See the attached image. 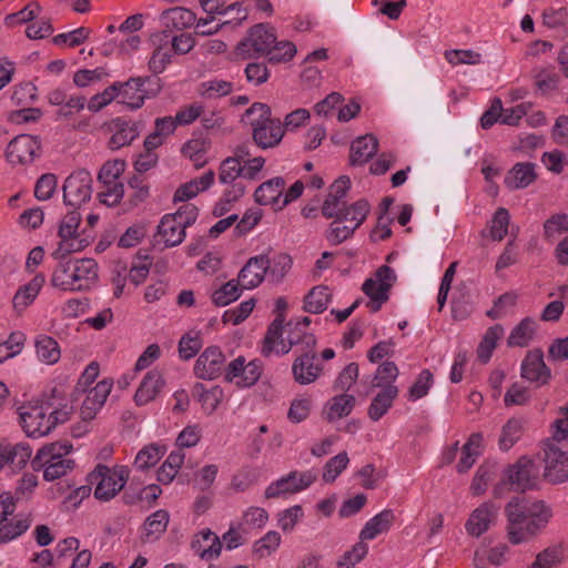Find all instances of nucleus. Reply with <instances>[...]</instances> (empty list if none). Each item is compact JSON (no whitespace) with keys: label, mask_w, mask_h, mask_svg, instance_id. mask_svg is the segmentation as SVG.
<instances>
[{"label":"nucleus","mask_w":568,"mask_h":568,"mask_svg":"<svg viewBox=\"0 0 568 568\" xmlns=\"http://www.w3.org/2000/svg\"><path fill=\"white\" fill-rule=\"evenodd\" d=\"M505 514L507 538L514 546L532 539L548 525L552 516L551 509L545 503L525 504L518 498L507 504Z\"/></svg>","instance_id":"f257e3e1"},{"label":"nucleus","mask_w":568,"mask_h":568,"mask_svg":"<svg viewBox=\"0 0 568 568\" xmlns=\"http://www.w3.org/2000/svg\"><path fill=\"white\" fill-rule=\"evenodd\" d=\"M99 280V265L93 258H68L52 270L50 285L61 292H87Z\"/></svg>","instance_id":"f03ea898"},{"label":"nucleus","mask_w":568,"mask_h":568,"mask_svg":"<svg viewBox=\"0 0 568 568\" xmlns=\"http://www.w3.org/2000/svg\"><path fill=\"white\" fill-rule=\"evenodd\" d=\"M72 445L68 443H51L42 446L31 459L34 471H42L43 479L53 481L65 476L73 468V460L68 456Z\"/></svg>","instance_id":"7ed1b4c3"},{"label":"nucleus","mask_w":568,"mask_h":568,"mask_svg":"<svg viewBox=\"0 0 568 568\" xmlns=\"http://www.w3.org/2000/svg\"><path fill=\"white\" fill-rule=\"evenodd\" d=\"M242 121L252 126L253 139L263 149L277 145L284 136L281 121L271 118V109L267 104H252L244 113Z\"/></svg>","instance_id":"20e7f679"},{"label":"nucleus","mask_w":568,"mask_h":568,"mask_svg":"<svg viewBox=\"0 0 568 568\" xmlns=\"http://www.w3.org/2000/svg\"><path fill=\"white\" fill-rule=\"evenodd\" d=\"M197 215L199 209L191 203L180 206L175 213L165 214L158 225L156 242L166 247L181 244L185 237L186 227L196 221Z\"/></svg>","instance_id":"39448f33"},{"label":"nucleus","mask_w":568,"mask_h":568,"mask_svg":"<svg viewBox=\"0 0 568 568\" xmlns=\"http://www.w3.org/2000/svg\"><path fill=\"white\" fill-rule=\"evenodd\" d=\"M371 205L366 200H358L344 205L339 214L331 223L326 239L331 244L337 245L352 237L354 232L364 223Z\"/></svg>","instance_id":"423d86ee"},{"label":"nucleus","mask_w":568,"mask_h":568,"mask_svg":"<svg viewBox=\"0 0 568 568\" xmlns=\"http://www.w3.org/2000/svg\"><path fill=\"white\" fill-rule=\"evenodd\" d=\"M130 469L124 465H98L90 474L89 480L94 485V497L101 501L114 498L125 486Z\"/></svg>","instance_id":"0eeeda50"},{"label":"nucleus","mask_w":568,"mask_h":568,"mask_svg":"<svg viewBox=\"0 0 568 568\" xmlns=\"http://www.w3.org/2000/svg\"><path fill=\"white\" fill-rule=\"evenodd\" d=\"M317 479L314 470H292L272 481L264 491L266 499H276L295 495L308 489Z\"/></svg>","instance_id":"6e6552de"},{"label":"nucleus","mask_w":568,"mask_h":568,"mask_svg":"<svg viewBox=\"0 0 568 568\" xmlns=\"http://www.w3.org/2000/svg\"><path fill=\"white\" fill-rule=\"evenodd\" d=\"M544 477L552 484L568 480V449L554 440L544 444Z\"/></svg>","instance_id":"1a4fd4ad"},{"label":"nucleus","mask_w":568,"mask_h":568,"mask_svg":"<svg viewBox=\"0 0 568 568\" xmlns=\"http://www.w3.org/2000/svg\"><path fill=\"white\" fill-rule=\"evenodd\" d=\"M395 282V271L387 265H382L375 272L374 277L367 278L363 283L362 290L369 297L373 311H378L388 300L389 290Z\"/></svg>","instance_id":"9d476101"},{"label":"nucleus","mask_w":568,"mask_h":568,"mask_svg":"<svg viewBox=\"0 0 568 568\" xmlns=\"http://www.w3.org/2000/svg\"><path fill=\"white\" fill-rule=\"evenodd\" d=\"M275 40L274 32L260 23L248 30L247 37L237 44L236 52L243 59L266 57Z\"/></svg>","instance_id":"9b49d317"},{"label":"nucleus","mask_w":568,"mask_h":568,"mask_svg":"<svg viewBox=\"0 0 568 568\" xmlns=\"http://www.w3.org/2000/svg\"><path fill=\"white\" fill-rule=\"evenodd\" d=\"M92 176L87 170L71 173L63 184V201L67 205L80 207L92 195Z\"/></svg>","instance_id":"f8f14e48"},{"label":"nucleus","mask_w":568,"mask_h":568,"mask_svg":"<svg viewBox=\"0 0 568 568\" xmlns=\"http://www.w3.org/2000/svg\"><path fill=\"white\" fill-rule=\"evenodd\" d=\"M499 506L493 501H484L473 509L465 523L466 534L479 538L497 523Z\"/></svg>","instance_id":"ddd939ff"},{"label":"nucleus","mask_w":568,"mask_h":568,"mask_svg":"<svg viewBox=\"0 0 568 568\" xmlns=\"http://www.w3.org/2000/svg\"><path fill=\"white\" fill-rule=\"evenodd\" d=\"M103 129L109 134L108 148L112 151L130 145L140 135L139 124L121 116L104 123Z\"/></svg>","instance_id":"4468645a"},{"label":"nucleus","mask_w":568,"mask_h":568,"mask_svg":"<svg viewBox=\"0 0 568 568\" xmlns=\"http://www.w3.org/2000/svg\"><path fill=\"white\" fill-rule=\"evenodd\" d=\"M262 366L257 361H250L243 356L233 359L225 368V379L239 387H250L261 377Z\"/></svg>","instance_id":"2eb2a0df"},{"label":"nucleus","mask_w":568,"mask_h":568,"mask_svg":"<svg viewBox=\"0 0 568 568\" xmlns=\"http://www.w3.org/2000/svg\"><path fill=\"white\" fill-rule=\"evenodd\" d=\"M80 222L81 215L77 210H72L63 216L59 226V236L61 241L52 254L54 258H62L72 252L81 250L82 246L80 243H73L78 235Z\"/></svg>","instance_id":"dca6fc26"},{"label":"nucleus","mask_w":568,"mask_h":568,"mask_svg":"<svg viewBox=\"0 0 568 568\" xmlns=\"http://www.w3.org/2000/svg\"><path fill=\"white\" fill-rule=\"evenodd\" d=\"M40 142L36 136L20 134L7 146L6 155L11 164H29L40 154Z\"/></svg>","instance_id":"f3484780"},{"label":"nucleus","mask_w":568,"mask_h":568,"mask_svg":"<svg viewBox=\"0 0 568 568\" xmlns=\"http://www.w3.org/2000/svg\"><path fill=\"white\" fill-rule=\"evenodd\" d=\"M506 478L513 489L525 491L537 486L538 469L530 458L521 457L516 464L508 467Z\"/></svg>","instance_id":"a211bd4d"},{"label":"nucleus","mask_w":568,"mask_h":568,"mask_svg":"<svg viewBox=\"0 0 568 568\" xmlns=\"http://www.w3.org/2000/svg\"><path fill=\"white\" fill-rule=\"evenodd\" d=\"M323 365L317 359L315 349L302 352L292 364L294 381L300 385L315 383L323 374Z\"/></svg>","instance_id":"6ab92c4d"},{"label":"nucleus","mask_w":568,"mask_h":568,"mask_svg":"<svg viewBox=\"0 0 568 568\" xmlns=\"http://www.w3.org/2000/svg\"><path fill=\"white\" fill-rule=\"evenodd\" d=\"M20 419L22 428L29 437H43L54 428V422L40 406L24 407L20 413Z\"/></svg>","instance_id":"aec40b11"},{"label":"nucleus","mask_w":568,"mask_h":568,"mask_svg":"<svg viewBox=\"0 0 568 568\" xmlns=\"http://www.w3.org/2000/svg\"><path fill=\"white\" fill-rule=\"evenodd\" d=\"M225 368V355L221 348L209 346L197 357L194 365V374L201 379H214Z\"/></svg>","instance_id":"412c9836"},{"label":"nucleus","mask_w":568,"mask_h":568,"mask_svg":"<svg viewBox=\"0 0 568 568\" xmlns=\"http://www.w3.org/2000/svg\"><path fill=\"white\" fill-rule=\"evenodd\" d=\"M113 388L111 379H102L94 387L88 390L80 407V417L83 420H92L104 406Z\"/></svg>","instance_id":"4be33fe9"},{"label":"nucleus","mask_w":568,"mask_h":568,"mask_svg":"<svg viewBox=\"0 0 568 568\" xmlns=\"http://www.w3.org/2000/svg\"><path fill=\"white\" fill-rule=\"evenodd\" d=\"M271 266L266 255H256L251 257L241 268L237 275V282L244 290H253L263 281Z\"/></svg>","instance_id":"5701e85b"},{"label":"nucleus","mask_w":568,"mask_h":568,"mask_svg":"<svg viewBox=\"0 0 568 568\" xmlns=\"http://www.w3.org/2000/svg\"><path fill=\"white\" fill-rule=\"evenodd\" d=\"M151 42L153 50L148 61V69L152 74L158 75L163 73L171 63L170 39L165 32H158L152 34Z\"/></svg>","instance_id":"b1692460"},{"label":"nucleus","mask_w":568,"mask_h":568,"mask_svg":"<svg viewBox=\"0 0 568 568\" xmlns=\"http://www.w3.org/2000/svg\"><path fill=\"white\" fill-rule=\"evenodd\" d=\"M550 375V369L544 362L541 349L529 351L521 363V377L530 383L545 385L549 382Z\"/></svg>","instance_id":"393cba45"},{"label":"nucleus","mask_w":568,"mask_h":568,"mask_svg":"<svg viewBox=\"0 0 568 568\" xmlns=\"http://www.w3.org/2000/svg\"><path fill=\"white\" fill-rule=\"evenodd\" d=\"M284 333V318L277 316L270 324L265 334L262 346V354L264 356L284 355L291 351V344H287L286 337L283 336Z\"/></svg>","instance_id":"a878e982"},{"label":"nucleus","mask_w":568,"mask_h":568,"mask_svg":"<svg viewBox=\"0 0 568 568\" xmlns=\"http://www.w3.org/2000/svg\"><path fill=\"white\" fill-rule=\"evenodd\" d=\"M164 386L165 379L162 373L158 369L149 371L134 394V402L139 406L151 403L163 390Z\"/></svg>","instance_id":"bb28decb"},{"label":"nucleus","mask_w":568,"mask_h":568,"mask_svg":"<svg viewBox=\"0 0 568 568\" xmlns=\"http://www.w3.org/2000/svg\"><path fill=\"white\" fill-rule=\"evenodd\" d=\"M215 182V173L212 170L206 171L201 176L192 179L183 184H181L173 195V201L178 202H186L200 193L209 190Z\"/></svg>","instance_id":"cd10ccee"},{"label":"nucleus","mask_w":568,"mask_h":568,"mask_svg":"<svg viewBox=\"0 0 568 568\" xmlns=\"http://www.w3.org/2000/svg\"><path fill=\"white\" fill-rule=\"evenodd\" d=\"M191 547L202 559L212 560L220 556L222 542L216 534L205 528L194 536Z\"/></svg>","instance_id":"c85d7f7f"},{"label":"nucleus","mask_w":568,"mask_h":568,"mask_svg":"<svg viewBox=\"0 0 568 568\" xmlns=\"http://www.w3.org/2000/svg\"><path fill=\"white\" fill-rule=\"evenodd\" d=\"M285 181L281 176L273 178L262 183L254 193L255 201L261 205H272L274 210H282L278 206L283 199Z\"/></svg>","instance_id":"c756f323"},{"label":"nucleus","mask_w":568,"mask_h":568,"mask_svg":"<svg viewBox=\"0 0 568 568\" xmlns=\"http://www.w3.org/2000/svg\"><path fill=\"white\" fill-rule=\"evenodd\" d=\"M32 449L27 443H9L0 444V470L7 465L12 464L22 468L30 460Z\"/></svg>","instance_id":"7c9ffc66"},{"label":"nucleus","mask_w":568,"mask_h":568,"mask_svg":"<svg viewBox=\"0 0 568 568\" xmlns=\"http://www.w3.org/2000/svg\"><path fill=\"white\" fill-rule=\"evenodd\" d=\"M45 277L42 273L34 275V277L22 285L14 294L12 305L14 311L20 315L26 308L33 303L39 292L41 291Z\"/></svg>","instance_id":"2f4dec72"},{"label":"nucleus","mask_w":568,"mask_h":568,"mask_svg":"<svg viewBox=\"0 0 568 568\" xmlns=\"http://www.w3.org/2000/svg\"><path fill=\"white\" fill-rule=\"evenodd\" d=\"M394 518V513L389 509L378 513L365 524L359 532V539L365 542L387 532L392 527Z\"/></svg>","instance_id":"473e14b6"},{"label":"nucleus","mask_w":568,"mask_h":568,"mask_svg":"<svg viewBox=\"0 0 568 568\" xmlns=\"http://www.w3.org/2000/svg\"><path fill=\"white\" fill-rule=\"evenodd\" d=\"M145 80L143 78L130 79L125 83H118L119 97L121 102L130 106L131 109H139L144 103V90L143 87Z\"/></svg>","instance_id":"72a5a7b5"},{"label":"nucleus","mask_w":568,"mask_h":568,"mask_svg":"<svg viewBox=\"0 0 568 568\" xmlns=\"http://www.w3.org/2000/svg\"><path fill=\"white\" fill-rule=\"evenodd\" d=\"M161 21L168 29L183 30L193 27L196 22V17L190 9L175 7L163 11Z\"/></svg>","instance_id":"f704fd0d"},{"label":"nucleus","mask_w":568,"mask_h":568,"mask_svg":"<svg viewBox=\"0 0 568 568\" xmlns=\"http://www.w3.org/2000/svg\"><path fill=\"white\" fill-rule=\"evenodd\" d=\"M170 521V515L166 510L160 509L151 514L144 521L142 539L145 542H153L165 532Z\"/></svg>","instance_id":"c9c22d12"},{"label":"nucleus","mask_w":568,"mask_h":568,"mask_svg":"<svg viewBox=\"0 0 568 568\" xmlns=\"http://www.w3.org/2000/svg\"><path fill=\"white\" fill-rule=\"evenodd\" d=\"M484 436L480 433H474L469 436L462 449V456L457 463L458 473L468 471L481 454Z\"/></svg>","instance_id":"e433bc0d"},{"label":"nucleus","mask_w":568,"mask_h":568,"mask_svg":"<svg viewBox=\"0 0 568 568\" xmlns=\"http://www.w3.org/2000/svg\"><path fill=\"white\" fill-rule=\"evenodd\" d=\"M378 141L372 134L357 138L351 145V162L353 165L366 163L377 152Z\"/></svg>","instance_id":"4c0bfd02"},{"label":"nucleus","mask_w":568,"mask_h":568,"mask_svg":"<svg viewBox=\"0 0 568 568\" xmlns=\"http://www.w3.org/2000/svg\"><path fill=\"white\" fill-rule=\"evenodd\" d=\"M398 396L397 387H388L385 389H379V392L374 396L372 403L368 407V417L373 422L379 420L393 406L394 400Z\"/></svg>","instance_id":"58836bf2"},{"label":"nucleus","mask_w":568,"mask_h":568,"mask_svg":"<svg viewBox=\"0 0 568 568\" xmlns=\"http://www.w3.org/2000/svg\"><path fill=\"white\" fill-rule=\"evenodd\" d=\"M193 396L199 400L206 414H212L222 402L224 393L220 386L207 388L204 384L196 383L193 387Z\"/></svg>","instance_id":"ea45409f"},{"label":"nucleus","mask_w":568,"mask_h":568,"mask_svg":"<svg viewBox=\"0 0 568 568\" xmlns=\"http://www.w3.org/2000/svg\"><path fill=\"white\" fill-rule=\"evenodd\" d=\"M355 406V397L349 394H341L331 398L324 408L328 422H335L348 416Z\"/></svg>","instance_id":"a19ab883"},{"label":"nucleus","mask_w":568,"mask_h":568,"mask_svg":"<svg viewBox=\"0 0 568 568\" xmlns=\"http://www.w3.org/2000/svg\"><path fill=\"white\" fill-rule=\"evenodd\" d=\"M536 180L535 165L531 163H517L508 172L505 183L510 190L527 187Z\"/></svg>","instance_id":"79ce46f5"},{"label":"nucleus","mask_w":568,"mask_h":568,"mask_svg":"<svg viewBox=\"0 0 568 568\" xmlns=\"http://www.w3.org/2000/svg\"><path fill=\"white\" fill-rule=\"evenodd\" d=\"M38 359L47 365H53L61 357V349L58 342L48 335H39L34 341Z\"/></svg>","instance_id":"37998d69"},{"label":"nucleus","mask_w":568,"mask_h":568,"mask_svg":"<svg viewBox=\"0 0 568 568\" xmlns=\"http://www.w3.org/2000/svg\"><path fill=\"white\" fill-rule=\"evenodd\" d=\"M32 524L30 515H18L0 525V544H8L22 536Z\"/></svg>","instance_id":"c03bdc74"},{"label":"nucleus","mask_w":568,"mask_h":568,"mask_svg":"<svg viewBox=\"0 0 568 568\" xmlns=\"http://www.w3.org/2000/svg\"><path fill=\"white\" fill-rule=\"evenodd\" d=\"M165 453V445L159 443L148 444L138 452L133 465L138 470L151 468L159 463Z\"/></svg>","instance_id":"a18cd8bd"},{"label":"nucleus","mask_w":568,"mask_h":568,"mask_svg":"<svg viewBox=\"0 0 568 568\" xmlns=\"http://www.w3.org/2000/svg\"><path fill=\"white\" fill-rule=\"evenodd\" d=\"M537 329V322L531 317L521 320L510 332L507 343L509 346L524 347L534 338Z\"/></svg>","instance_id":"49530a36"},{"label":"nucleus","mask_w":568,"mask_h":568,"mask_svg":"<svg viewBox=\"0 0 568 568\" xmlns=\"http://www.w3.org/2000/svg\"><path fill=\"white\" fill-rule=\"evenodd\" d=\"M287 344L293 346L301 345L302 352L315 349L316 338L313 334L302 329V323L290 322L284 326Z\"/></svg>","instance_id":"de8ad7c7"},{"label":"nucleus","mask_w":568,"mask_h":568,"mask_svg":"<svg viewBox=\"0 0 568 568\" xmlns=\"http://www.w3.org/2000/svg\"><path fill=\"white\" fill-rule=\"evenodd\" d=\"M534 81L542 95H549L558 89L560 78L554 67H541L535 69Z\"/></svg>","instance_id":"09e8293b"},{"label":"nucleus","mask_w":568,"mask_h":568,"mask_svg":"<svg viewBox=\"0 0 568 568\" xmlns=\"http://www.w3.org/2000/svg\"><path fill=\"white\" fill-rule=\"evenodd\" d=\"M242 160L243 150H237L234 156L224 159L219 168V182L227 184L239 182L237 179L242 176Z\"/></svg>","instance_id":"8fccbe9b"},{"label":"nucleus","mask_w":568,"mask_h":568,"mask_svg":"<svg viewBox=\"0 0 568 568\" xmlns=\"http://www.w3.org/2000/svg\"><path fill=\"white\" fill-rule=\"evenodd\" d=\"M204 11L209 13H217L226 16L233 11H236L234 18V27L241 26L248 17L247 9L243 8L240 2L232 3L230 6L220 4L219 0H200Z\"/></svg>","instance_id":"3c124183"},{"label":"nucleus","mask_w":568,"mask_h":568,"mask_svg":"<svg viewBox=\"0 0 568 568\" xmlns=\"http://www.w3.org/2000/svg\"><path fill=\"white\" fill-rule=\"evenodd\" d=\"M524 434V420L520 418H509L503 426L498 445L501 450H509Z\"/></svg>","instance_id":"603ef678"},{"label":"nucleus","mask_w":568,"mask_h":568,"mask_svg":"<svg viewBox=\"0 0 568 568\" xmlns=\"http://www.w3.org/2000/svg\"><path fill=\"white\" fill-rule=\"evenodd\" d=\"M329 301V288L324 285L315 286L304 298V310L308 313L320 314L327 308Z\"/></svg>","instance_id":"864d4df0"},{"label":"nucleus","mask_w":568,"mask_h":568,"mask_svg":"<svg viewBox=\"0 0 568 568\" xmlns=\"http://www.w3.org/2000/svg\"><path fill=\"white\" fill-rule=\"evenodd\" d=\"M184 459L185 454L181 449L171 452L158 470V480L165 485L170 484L179 473Z\"/></svg>","instance_id":"5fc2aeb1"},{"label":"nucleus","mask_w":568,"mask_h":568,"mask_svg":"<svg viewBox=\"0 0 568 568\" xmlns=\"http://www.w3.org/2000/svg\"><path fill=\"white\" fill-rule=\"evenodd\" d=\"M243 290L237 280H231L214 290L211 298L214 305L223 307L239 300Z\"/></svg>","instance_id":"6e6d98bb"},{"label":"nucleus","mask_w":568,"mask_h":568,"mask_svg":"<svg viewBox=\"0 0 568 568\" xmlns=\"http://www.w3.org/2000/svg\"><path fill=\"white\" fill-rule=\"evenodd\" d=\"M26 334L17 331L12 332L6 341H0V364L18 356L26 344Z\"/></svg>","instance_id":"4d7b16f0"},{"label":"nucleus","mask_w":568,"mask_h":568,"mask_svg":"<svg viewBox=\"0 0 568 568\" xmlns=\"http://www.w3.org/2000/svg\"><path fill=\"white\" fill-rule=\"evenodd\" d=\"M398 377V368L393 362L382 363L374 375L372 386L379 389L397 387L395 382Z\"/></svg>","instance_id":"13d9d810"},{"label":"nucleus","mask_w":568,"mask_h":568,"mask_svg":"<svg viewBox=\"0 0 568 568\" xmlns=\"http://www.w3.org/2000/svg\"><path fill=\"white\" fill-rule=\"evenodd\" d=\"M504 335V328L500 325L489 327L477 348L478 358L486 363L491 357L493 351L496 348L498 339Z\"/></svg>","instance_id":"bf43d9fd"},{"label":"nucleus","mask_w":568,"mask_h":568,"mask_svg":"<svg viewBox=\"0 0 568 568\" xmlns=\"http://www.w3.org/2000/svg\"><path fill=\"white\" fill-rule=\"evenodd\" d=\"M349 457L346 452H342L331 457L323 467L322 479L326 484H333L337 477L347 468Z\"/></svg>","instance_id":"052dcab7"},{"label":"nucleus","mask_w":568,"mask_h":568,"mask_svg":"<svg viewBox=\"0 0 568 568\" xmlns=\"http://www.w3.org/2000/svg\"><path fill=\"white\" fill-rule=\"evenodd\" d=\"M124 170L125 161L120 159L109 160L101 166L98 181L101 184H122L120 178Z\"/></svg>","instance_id":"680f3d73"},{"label":"nucleus","mask_w":568,"mask_h":568,"mask_svg":"<svg viewBox=\"0 0 568 568\" xmlns=\"http://www.w3.org/2000/svg\"><path fill=\"white\" fill-rule=\"evenodd\" d=\"M209 150V143L204 139H192L187 141L183 148L182 153L185 158L190 159L196 168H201L206 163L205 155Z\"/></svg>","instance_id":"e2e57ef3"},{"label":"nucleus","mask_w":568,"mask_h":568,"mask_svg":"<svg viewBox=\"0 0 568 568\" xmlns=\"http://www.w3.org/2000/svg\"><path fill=\"white\" fill-rule=\"evenodd\" d=\"M233 83L222 79H211L200 84L199 92L206 99H216L230 94Z\"/></svg>","instance_id":"0e129e2a"},{"label":"nucleus","mask_w":568,"mask_h":568,"mask_svg":"<svg viewBox=\"0 0 568 568\" xmlns=\"http://www.w3.org/2000/svg\"><path fill=\"white\" fill-rule=\"evenodd\" d=\"M282 537L275 530L267 531L253 545V552L260 558H265L274 554L281 546Z\"/></svg>","instance_id":"69168bd1"},{"label":"nucleus","mask_w":568,"mask_h":568,"mask_svg":"<svg viewBox=\"0 0 568 568\" xmlns=\"http://www.w3.org/2000/svg\"><path fill=\"white\" fill-rule=\"evenodd\" d=\"M510 215L508 210L499 207L489 222V236L493 241L500 242L508 233Z\"/></svg>","instance_id":"338daca9"},{"label":"nucleus","mask_w":568,"mask_h":568,"mask_svg":"<svg viewBox=\"0 0 568 568\" xmlns=\"http://www.w3.org/2000/svg\"><path fill=\"white\" fill-rule=\"evenodd\" d=\"M434 385V376L429 369H423L413 385L409 387L407 398L410 402H416L425 397Z\"/></svg>","instance_id":"774afa93"}]
</instances>
